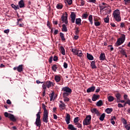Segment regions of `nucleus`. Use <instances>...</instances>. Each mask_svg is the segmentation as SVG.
Masks as SVG:
<instances>
[{"label": "nucleus", "instance_id": "obj_62", "mask_svg": "<svg viewBox=\"0 0 130 130\" xmlns=\"http://www.w3.org/2000/svg\"><path fill=\"white\" fill-rule=\"evenodd\" d=\"M58 33V30L57 29L55 30L53 35H56Z\"/></svg>", "mask_w": 130, "mask_h": 130}, {"label": "nucleus", "instance_id": "obj_40", "mask_svg": "<svg viewBox=\"0 0 130 130\" xmlns=\"http://www.w3.org/2000/svg\"><path fill=\"white\" fill-rule=\"evenodd\" d=\"M124 1V5L125 6H129L130 5V0H123Z\"/></svg>", "mask_w": 130, "mask_h": 130}, {"label": "nucleus", "instance_id": "obj_23", "mask_svg": "<svg viewBox=\"0 0 130 130\" xmlns=\"http://www.w3.org/2000/svg\"><path fill=\"white\" fill-rule=\"evenodd\" d=\"M11 6L12 7V9H14V10H15V11H17V10H19V5H16L14 4H12L11 5Z\"/></svg>", "mask_w": 130, "mask_h": 130}, {"label": "nucleus", "instance_id": "obj_3", "mask_svg": "<svg viewBox=\"0 0 130 130\" xmlns=\"http://www.w3.org/2000/svg\"><path fill=\"white\" fill-rule=\"evenodd\" d=\"M125 40V35L122 34L121 35L120 38L118 39L117 41V46H119V45H121L123 42H124Z\"/></svg>", "mask_w": 130, "mask_h": 130}, {"label": "nucleus", "instance_id": "obj_2", "mask_svg": "<svg viewBox=\"0 0 130 130\" xmlns=\"http://www.w3.org/2000/svg\"><path fill=\"white\" fill-rule=\"evenodd\" d=\"M41 113L40 112H39L36 114L37 118L35 124H36V125L38 127H40V126H41V120H40V118L41 117V116H40Z\"/></svg>", "mask_w": 130, "mask_h": 130}, {"label": "nucleus", "instance_id": "obj_21", "mask_svg": "<svg viewBox=\"0 0 130 130\" xmlns=\"http://www.w3.org/2000/svg\"><path fill=\"white\" fill-rule=\"evenodd\" d=\"M68 129L70 130H77V128L75 127L74 125L70 124L68 125Z\"/></svg>", "mask_w": 130, "mask_h": 130}, {"label": "nucleus", "instance_id": "obj_20", "mask_svg": "<svg viewBox=\"0 0 130 130\" xmlns=\"http://www.w3.org/2000/svg\"><path fill=\"white\" fill-rule=\"evenodd\" d=\"M90 67L93 70L97 69V66H96L95 61H91Z\"/></svg>", "mask_w": 130, "mask_h": 130}, {"label": "nucleus", "instance_id": "obj_11", "mask_svg": "<svg viewBox=\"0 0 130 130\" xmlns=\"http://www.w3.org/2000/svg\"><path fill=\"white\" fill-rule=\"evenodd\" d=\"M46 85L47 86V87L49 88L51 87V86L52 87H54V85H55V83H54V82H52L50 81H46Z\"/></svg>", "mask_w": 130, "mask_h": 130}, {"label": "nucleus", "instance_id": "obj_59", "mask_svg": "<svg viewBox=\"0 0 130 130\" xmlns=\"http://www.w3.org/2000/svg\"><path fill=\"white\" fill-rule=\"evenodd\" d=\"M88 3H93L95 4L96 3V0H87Z\"/></svg>", "mask_w": 130, "mask_h": 130}, {"label": "nucleus", "instance_id": "obj_17", "mask_svg": "<svg viewBox=\"0 0 130 130\" xmlns=\"http://www.w3.org/2000/svg\"><path fill=\"white\" fill-rule=\"evenodd\" d=\"M18 6L19 8H25V3H24V0H20L18 2Z\"/></svg>", "mask_w": 130, "mask_h": 130}, {"label": "nucleus", "instance_id": "obj_25", "mask_svg": "<svg viewBox=\"0 0 130 130\" xmlns=\"http://www.w3.org/2000/svg\"><path fill=\"white\" fill-rule=\"evenodd\" d=\"M107 98L109 102H113V101H114V100L116 99L114 97H113L112 95L108 96Z\"/></svg>", "mask_w": 130, "mask_h": 130}, {"label": "nucleus", "instance_id": "obj_24", "mask_svg": "<svg viewBox=\"0 0 130 130\" xmlns=\"http://www.w3.org/2000/svg\"><path fill=\"white\" fill-rule=\"evenodd\" d=\"M75 23L77 25H78V26H80V25H81L82 19H81V18H76Z\"/></svg>", "mask_w": 130, "mask_h": 130}, {"label": "nucleus", "instance_id": "obj_42", "mask_svg": "<svg viewBox=\"0 0 130 130\" xmlns=\"http://www.w3.org/2000/svg\"><path fill=\"white\" fill-rule=\"evenodd\" d=\"M63 7V6L62 5V4H57L56 6V8L58 9V10H61Z\"/></svg>", "mask_w": 130, "mask_h": 130}, {"label": "nucleus", "instance_id": "obj_13", "mask_svg": "<svg viewBox=\"0 0 130 130\" xmlns=\"http://www.w3.org/2000/svg\"><path fill=\"white\" fill-rule=\"evenodd\" d=\"M63 100L64 102H69L70 101V98H68V96H70L68 93H64L62 94Z\"/></svg>", "mask_w": 130, "mask_h": 130}, {"label": "nucleus", "instance_id": "obj_61", "mask_svg": "<svg viewBox=\"0 0 130 130\" xmlns=\"http://www.w3.org/2000/svg\"><path fill=\"white\" fill-rule=\"evenodd\" d=\"M7 104H9V105H11V104H12V102H11V100H7Z\"/></svg>", "mask_w": 130, "mask_h": 130}, {"label": "nucleus", "instance_id": "obj_57", "mask_svg": "<svg viewBox=\"0 0 130 130\" xmlns=\"http://www.w3.org/2000/svg\"><path fill=\"white\" fill-rule=\"evenodd\" d=\"M68 64L67 62H64L63 63V68H64V69H68Z\"/></svg>", "mask_w": 130, "mask_h": 130}, {"label": "nucleus", "instance_id": "obj_7", "mask_svg": "<svg viewBox=\"0 0 130 130\" xmlns=\"http://www.w3.org/2000/svg\"><path fill=\"white\" fill-rule=\"evenodd\" d=\"M62 91H63L62 94H68V95H70V94H72V89L70 88V87L66 86L62 88Z\"/></svg>", "mask_w": 130, "mask_h": 130}, {"label": "nucleus", "instance_id": "obj_47", "mask_svg": "<svg viewBox=\"0 0 130 130\" xmlns=\"http://www.w3.org/2000/svg\"><path fill=\"white\" fill-rule=\"evenodd\" d=\"M120 53H121V54L122 55H125V54H126V52H125V50L124 49H122L121 51H120Z\"/></svg>", "mask_w": 130, "mask_h": 130}, {"label": "nucleus", "instance_id": "obj_60", "mask_svg": "<svg viewBox=\"0 0 130 130\" xmlns=\"http://www.w3.org/2000/svg\"><path fill=\"white\" fill-rule=\"evenodd\" d=\"M117 106L119 107V108H122V107H123V105L120 103L118 104Z\"/></svg>", "mask_w": 130, "mask_h": 130}, {"label": "nucleus", "instance_id": "obj_30", "mask_svg": "<svg viewBox=\"0 0 130 130\" xmlns=\"http://www.w3.org/2000/svg\"><path fill=\"white\" fill-rule=\"evenodd\" d=\"M88 20L89 21L91 25H93V15H90L89 16Z\"/></svg>", "mask_w": 130, "mask_h": 130}, {"label": "nucleus", "instance_id": "obj_44", "mask_svg": "<svg viewBox=\"0 0 130 130\" xmlns=\"http://www.w3.org/2000/svg\"><path fill=\"white\" fill-rule=\"evenodd\" d=\"M74 123H75V124L76 123H79V117H75L74 119Z\"/></svg>", "mask_w": 130, "mask_h": 130}, {"label": "nucleus", "instance_id": "obj_1", "mask_svg": "<svg viewBox=\"0 0 130 130\" xmlns=\"http://www.w3.org/2000/svg\"><path fill=\"white\" fill-rule=\"evenodd\" d=\"M114 19L116 22H120L121 21V17L120 16V11L119 10L116 9L113 13Z\"/></svg>", "mask_w": 130, "mask_h": 130}, {"label": "nucleus", "instance_id": "obj_6", "mask_svg": "<svg viewBox=\"0 0 130 130\" xmlns=\"http://www.w3.org/2000/svg\"><path fill=\"white\" fill-rule=\"evenodd\" d=\"M49 112H43L42 120L43 122L47 123L49 121L48 120V114Z\"/></svg>", "mask_w": 130, "mask_h": 130}, {"label": "nucleus", "instance_id": "obj_27", "mask_svg": "<svg viewBox=\"0 0 130 130\" xmlns=\"http://www.w3.org/2000/svg\"><path fill=\"white\" fill-rule=\"evenodd\" d=\"M17 71L18 73L23 72V64L19 65L18 67H17Z\"/></svg>", "mask_w": 130, "mask_h": 130}, {"label": "nucleus", "instance_id": "obj_12", "mask_svg": "<svg viewBox=\"0 0 130 130\" xmlns=\"http://www.w3.org/2000/svg\"><path fill=\"white\" fill-rule=\"evenodd\" d=\"M66 115H67L66 118H65L66 123L67 124H70L71 122V115H70V114L69 113H67Z\"/></svg>", "mask_w": 130, "mask_h": 130}, {"label": "nucleus", "instance_id": "obj_10", "mask_svg": "<svg viewBox=\"0 0 130 130\" xmlns=\"http://www.w3.org/2000/svg\"><path fill=\"white\" fill-rule=\"evenodd\" d=\"M60 103H61L59 105V107L60 108V110H61V111L62 110H64V109H66V104H64V103H63L62 101H60Z\"/></svg>", "mask_w": 130, "mask_h": 130}, {"label": "nucleus", "instance_id": "obj_9", "mask_svg": "<svg viewBox=\"0 0 130 130\" xmlns=\"http://www.w3.org/2000/svg\"><path fill=\"white\" fill-rule=\"evenodd\" d=\"M76 13L75 12H71L70 15V18H71V22L72 23H75V21H76Z\"/></svg>", "mask_w": 130, "mask_h": 130}, {"label": "nucleus", "instance_id": "obj_55", "mask_svg": "<svg viewBox=\"0 0 130 130\" xmlns=\"http://www.w3.org/2000/svg\"><path fill=\"white\" fill-rule=\"evenodd\" d=\"M80 6H84L85 5V1L83 0H81L80 2Z\"/></svg>", "mask_w": 130, "mask_h": 130}, {"label": "nucleus", "instance_id": "obj_41", "mask_svg": "<svg viewBox=\"0 0 130 130\" xmlns=\"http://www.w3.org/2000/svg\"><path fill=\"white\" fill-rule=\"evenodd\" d=\"M78 51L79 50L74 48L72 49V52H73V54H74L75 55H77V54H78Z\"/></svg>", "mask_w": 130, "mask_h": 130}, {"label": "nucleus", "instance_id": "obj_37", "mask_svg": "<svg viewBox=\"0 0 130 130\" xmlns=\"http://www.w3.org/2000/svg\"><path fill=\"white\" fill-rule=\"evenodd\" d=\"M62 31H64V32H68V28H67V26L66 25V24H63L62 25Z\"/></svg>", "mask_w": 130, "mask_h": 130}, {"label": "nucleus", "instance_id": "obj_49", "mask_svg": "<svg viewBox=\"0 0 130 130\" xmlns=\"http://www.w3.org/2000/svg\"><path fill=\"white\" fill-rule=\"evenodd\" d=\"M66 1L68 3L69 6H71V5L73 4V0H66Z\"/></svg>", "mask_w": 130, "mask_h": 130}, {"label": "nucleus", "instance_id": "obj_58", "mask_svg": "<svg viewBox=\"0 0 130 130\" xmlns=\"http://www.w3.org/2000/svg\"><path fill=\"white\" fill-rule=\"evenodd\" d=\"M58 57L57 56H54L53 58L54 61H57Z\"/></svg>", "mask_w": 130, "mask_h": 130}, {"label": "nucleus", "instance_id": "obj_26", "mask_svg": "<svg viewBox=\"0 0 130 130\" xmlns=\"http://www.w3.org/2000/svg\"><path fill=\"white\" fill-rule=\"evenodd\" d=\"M60 49L62 55H66V50H64V48H63V46H61L60 47Z\"/></svg>", "mask_w": 130, "mask_h": 130}, {"label": "nucleus", "instance_id": "obj_32", "mask_svg": "<svg viewBox=\"0 0 130 130\" xmlns=\"http://www.w3.org/2000/svg\"><path fill=\"white\" fill-rule=\"evenodd\" d=\"M59 34H60V37L62 41H65L66 38H64V35L63 34V33L60 32Z\"/></svg>", "mask_w": 130, "mask_h": 130}, {"label": "nucleus", "instance_id": "obj_50", "mask_svg": "<svg viewBox=\"0 0 130 130\" xmlns=\"http://www.w3.org/2000/svg\"><path fill=\"white\" fill-rule=\"evenodd\" d=\"M107 8H108L109 10L108 14H110L111 13V7H110V6H109V5L107 4Z\"/></svg>", "mask_w": 130, "mask_h": 130}, {"label": "nucleus", "instance_id": "obj_34", "mask_svg": "<svg viewBox=\"0 0 130 130\" xmlns=\"http://www.w3.org/2000/svg\"><path fill=\"white\" fill-rule=\"evenodd\" d=\"M96 105L99 107L102 106L103 105V102H102V100H100L96 103Z\"/></svg>", "mask_w": 130, "mask_h": 130}, {"label": "nucleus", "instance_id": "obj_35", "mask_svg": "<svg viewBox=\"0 0 130 130\" xmlns=\"http://www.w3.org/2000/svg\"><path fill=\"white\" fill-rule=\"evenodd\" d=\"M42 108L43 109L44 112H48V110L46 109V106H45V104H42Z\"/></svg>", "mask_w": 130, "mask_h": 130}, {"label": "nucleus", "instance_id": "obj_64", "mask_svg": "<svg viewBox=\"0 0 130 130\" xmlns=\"http://www.w3.org/2000/svg\"><path fill=\"white\" fill-rule=\"evenodd\" d=\"M53 116L54 119H57V116L56 114H53Z\"/></svg>", "mask_w": 130, "mask_h": 130}, {"label": "nucleus", "instance_id": "obj_16", "mask_svg": "<svg viewBox=\"0 0 130 130\" xmlns=\"http://www.w3.org/2000/svg\"><path fill=\"white\" fill-rule=\"evenodd\" d=\"M100 60H106V56H105V53H102L99 57Z\"/></svg>", "mask_w": 130, "mask_h": 130}, {"label": "nucleus", "instance_id": "obj_8", "mask_svg": "<svg viewBox=\"0 0 130 130\" xmlns=\"http://www.w3.org/2000/svg\"><path fill=\"white\" fill-rule=\"evenodd\" d=\"M69 16V15L68 14V13L67 12H65V16L64 15H63L61 17V21H62V23H65L66 25H68V17Z\"/></svg>", "mask_w": 130, "mask_h": 130}, {"label": "nucleus", "instance_id": "obj_31", "mask_svg": "<svg viewBox=\"0 0 130 130\" xmlns=\"http://www.w3.org/2000/svg\"><path fill=\"white\" fill-rule=\"evenodd\" d=\"M88 16H89V13H87L86 12V13H84L81 16L82 19H87Z\"/></svg>", "mask_w": 130, "mask_h": 130}, {"label": "nucleus", "instance_id": "obj_53", "mask_svg": "<svg viewBox=\"0 0 130 130\" xmlns=\"http://www.w3.org/2000/svg\"><path fill=\"white\" fill-rule=\"evenodd\" d=\"M42 87H43V90H46V87L47 85H46V83H44L42 85Z\"/></svg>", "mask_w": 130, "mask_h": 130}, {"label": "nucleus", "instance_id": "obj_43", "mask_svg": "<svg viewBox=\"0 0 130 130\" xmlns=\"http://www.w3.org/2000/svg\"><path fill=\"white\" fill-rule=\"evenodd\" d=\"M115 96L116 98V99H120L121 98V94L119 93H117L115 94Z\"/></svg>", "mask_w": 130, "mask_h": 130}, {"label": "nucleus", "instance_id": "obj_51", "mask_svg": "<svg viewBox=\"0 0 130 130\" xmlns=\"http://www.w3.org/2000/svg\"><path fill=\"white\" fill-rule=\"evenodd\" d=\"M124 100H125V101H127L128 100H129V99H128V96L127 95V94H124Z\"/></svg>", "mask_w": 130, "mask_h": 130}, {"label": "nucleus", "instance_id": "obj_18", "mask_svg": "<svg viewBox=\"0 0 130 130\" xmlns=\"http://www.w3.org/2000/svg\"><path fill=\"white\" fill-rule=\"evenodd\" d=\"M100 98V95H96L95 94H93L92 97V101H96V100H98Z\"/></svg>", "mask_w": 130, "mask_h": 130}, {"label": "nucleus", "instance_id": "obj_33", "mask_svg": "<svg viewBox=\"0 0 130 130\" xmlns=\"http://www.w3.org/2000/svg\"><path fill=\"white\" fill-rule=\"evenodd\" d=\"M113 111L112 108H107L105 110V112H107L108 114L111 113Z\"/></svg>", "mask_w": 130, "mask_h": 130}, {"label": "nucleus", "instance_id": "obj_15", "mask_svg": "<svg viewBox=\"0 0 130 130\" xmlns=\"http://www.w3.org/2000/svg\"><path fill=\"white\" fill-rule=\"evenodd\" d=\"M95 89H96V87L93 86L90 87H89L87 90V93H91V92H94L95 91Z\"/></svg>", "mask_w": 130, "mask_h": 130}, {"label": "nucleus", "instance_id": "obj_5", "mask_svg": "<svg viewBox=\"0 0 130 130\" xmlns=\"http://www.w3.org/2000/svg\"><path fill=\"white\" fill-rule=\"evenodd\" d=\"M4 116H5V117H8V118H10V120H12V121L14 122L17 121V119H16L14 115L12 114H9L8 112H6L4 113Z\"/></svg>", "mask_w": 130, "mask_h": 130}, {"label": "nucleus", "instance_id": "obj_4", "mask_svg": "<svg viewBox=\"0 0 130 130\" xmlns=\"http://www.w3.org/2000/svg\"><path fill=\"white\" fill-rule=\"evenodd\" d=\"M91 119L92 117H91V115H89L87 116L83 120V125H90Z\"/></svg>", "mask_w": 130, "mask_h": 130}, {"label": "nucleus", "instance_id": "obj_46", "mask_svg": "<svg viewBox=\"0 0 130 130\" xmlns=\"http://www.w3.org/2000/svg\"><path fill=\"white\" fill-rule=\"evenodd\" d=\"M75 125H77L78 128H82V126L81 123H80V122L77 123L76 124H75Z\"/></svg>", "mask_w": 130, "mask_h": 130}, {"label": "nucleus", "instance_id": "obj_28", "mask_svg": "<svg viewBox=\"0 0 130 130\" xmlns=\"http://www.w3.org/2000/svg\"><path fill=\"white\" fill-rule=\"evenodd\" d=\"M99 8H100V13H101L102 12V11H103V10H104L105 9H106V8H107V6H104L102 5V4H100Z\"/></svg>", "mask_w": 130, "mask_h": 130}, {"label": "nucleus", "instance_id": "obj_39", "mask_svg": "<svg viewBox=\"0 0 130 130\" xmlns=\"http://www.w3.org/2000/svg\"><path fill=\"white\" fill-rule=\"evenodd\" d=\"M77 55L78 56H79V57H82V56L83 55V52H82V51L78 50V52H77Z\"/></svg>", "mask_w": 130, "mask_h": 130}, {"label": "nucleus", "instance_id": "obj_63", "mask_svg": "<svg viewBox=\"0 0 130 130\" xmlns=\"http://www.w3.org/2000/svg\"><path fill=\"white\" fill-rule=\"evenodd\" d=\"M125 104H128L130 106V100L129 99L125 102Z\"/></svg>", "mask_w": 130, "mask_h": 130}, {"label": "nucleus", "instance_id": "obj_36", "mask_svg": "<svg viewBox=\"0 0 130 130\" xmlns=\"http://www.w3.org/2000/svg\"><path fill=\"white\" fill-rule=\"evenodd\" d=\"M104 118H105V113H103L101 115L100 117V120L103 121L104 120Z\"/></svg>", "mask_w": 130, "mask_h": 130}, {"label": "nucleus", "instance_id": "obj_54", "mask_svg": "<svg viewBox=\"0 0 130 130\" xmlns=\"http://www.w3.org/2000/svg\"><path fill=\"white\" fill-rule=\"evenodd\" d=\"M105 22L109 23V17H108V15L107 16L106 18H105Z\"/></svg>", "mask_w": 130, "mask_h": 130}, {"label": "nucleus", "instance_id": "obj_19", "mask_svg": "<svg viewBox=\"0 0 130 130\" xmlns=\"http://www.w3.org/2000/svg\"><path fill=\"white\" fill-rule=\"evenodd\" d=\"M91 112L92 113H95V114L98 116L100 115V112L96 108H93V109H91Z\"/></svg>", "mask_w": 130, "mask_h": 130}, {"label": "nucleus", "instance_id": "obj_22", "mask_svg": "<svg viewBox=\"0 0 130 130\" xmlns=\"http://www.w3.org/2000/svg\"><path fill=\"white\" fill-rule=\"evenodd\" d=\"M87 58L89 59V60H94V57L90 54L87 53Z\"/></svg>", "mask_w": 130, "mask_h": 130}, {"label": "nucleus", "instance_id": "obj_52", "mask_svg": "<svg viewBox=\"0 0 130 130\" xmlns=\"http://www.w3.org/2000/svg\"><path fill=\"white\" fill-rule=\"evenodd\" d=\"M79 33H80V30H79V27L76 28V30L75 31V35H79Z\"/></svg>", "mask_w": 130, "mask_h": 130}, {"label": "nucleus", "instance_id": "obj_14", "mask_svg": "<svg viewBox=\"0 0 130 130\" xmlns=\"http://www.w3.org/2000/svg\"><path fill=\"white\" fill-rule=\"evenodd\" d=\"M99 19H100L99 17H96L94 18V25L98 27V26H100L101 23L100 22L98 21L99 20Z\"/></svg>", "mask_w": 130, "mask_h": 130}, {"label": "nucleus", "instance_id": "obj_38", "mask_svg": "<svg viewBox=\"0 0 130 130\" xmlns=\"http://www.w3.org/2000/svg\"><path fill=\"white\" fill-rule=\"evenodd\" d=\"M52 70L53 72H56V70H57V65L53 64L52 67Z\"/></svg>", "mask_w": 130, "mask_h": 130}, {"label": "nucleus", "instance_id": "obj_29", "mask_svg": "<svg viewBox=\"0 0 130 130\" xmlns=\"http://www.w3.org/2000/svg\"><path fill=\"white\" fill-rule=\"evenodd\" d=\"M60 80H61V78L60 77V76H58V75H56L55 76V81L56 82V83H58Z\"/></svg>", "mask_w": 130, "mask_h": 130}, {"label": "nucleus", "instance_id": "obj_45", "mask_svg": "<svg viewBox=\"0 0 130 130\" xmlns=\"http://www.w3.org/2000/svg\"><path fill=\"white\" fill-rule=\"evenodd\" d=\"M121 122L124 124H127V122L126 121V120H125V119H124V118H121Z\"/></svg>", "mask_w": 130, "mask_h": 130}, {"label": "nucleus", "instance_id": "obj_48", "mask_svg": "<svg viewBox=\"0 0 130 130\" xmlns=\"http://www.w3.org/2000/svg\"><path fill=\"white\" fill-rule=\"evenodd\" d=\"M54 96V92H52L50 95V101L53 99V96Z\"/></svg>", "mask_w": 130, "mask_h": 130}, {"label": "nucleus", "instance_id": "obj_56", "mask_svg": "<svg viewBox=\"0 0 130 130\" xmlns=\"http://www.w3.org/2000/svg\"><path fill=\"white\" fill-rule=\"evenodd\" d=\"M53 59V57L50 56V58H49V63H51V62H52V59Z\"/></svg>", "mask_w": 130, "mask_h": 130}]
</instances>
